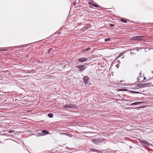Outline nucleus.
Instances as JSON below:
<instances>
[{
	"instance_id": "obj_1",
	"label": "nucleus",
	"mask_w": 153,
	"mask_h": 153,
	"mask_svg": "<svg viewBox=\"0 0 153 153\" xmlns=\"http://www.w3.org/2000/svg\"><path fill=\"white\" fill-rule=\"evenodd\" d=\"M104 139L103 138L93 139L92 140V142L95 144L98 145L104 142Z\"/></svg>"
},
{
	"instance_id": "obj_2",
	"label": "nucleus",
	"mask_w": 153,
	"mask_h": 153,
	"mask_svg": "<svg viewBox=\"0 0 153 153\" xmlns=\"http://www.w3.org/2000/svg\"><path fill=\"white\" fill-rule=\"evenodd\" d=\"M76 68H78V71L80 72H82L86 68L85 66V65H79L76 66Z\"/></svg>"
},
{
	"instance_id": "obj_3",
	"label": "nucleus",
	"mask_w": 153,
	"mask_h": 153,
	"mask_svg": "<svg viewBox=\"0 0 153 153\" xmlns=\"http://www.w3.org/2000/svg\"><path fill=\"white\" fill-rule=\"evenodd\" d=\"M151 83H146L143 84H138L137 85V86L139 88H143L147 87L148 85H151Z\"/></svg>"
},
{
	"instance_id": "obj_4",
	"label": "nucleus",
	"mask_w": 153,
	"mask_h": 153,
	"mask_svg": "<svg viewBox=\"0 0 153 153\" xmlns=\"http://www.w3.org/2000/svg\"><path fill=\"white\" fill-rule=\"evenodd\" d=\"M131 39L133 40H135L140 41L141 40H144V39H142L139 38V36H135L132 37L131 38Z\"/></svg>"
},
{
	"instance_id": "obj_5",
	"label": "nucleus",
	"mask_w": 153,
	"mask_h": 153,
	"mask_svg": "<svg viewBox=\"0 0 153 153\" xmlns=\"http://www.w3.org/2000/svg\"><path fill=\"white\" fill-rule=\"evenodd\" d=\"M140 141L141 144L143 146H148L149 145L148 142L146 140H140Z\"/></svg>"
},
{
	"instance_id": "obj_6",
	"label": "nucleus",
	"mask_w": 153,
	"mask_h": 153,
	"mask_svg": "<svg viewBox=\"0 0 153 153\" xmlns=\"http://www.w3.org/2000/svg\"><path fill=\"white\" fill-rule=\"evenodd\" d=\"M102 153H115V152L111 149H108L102 151Z\"/></svg>"
},
{
	"instance_id": "obj_7",
	"label": "nucleus",
	"mask_w": 153,
	"mask_h": 153,
	"mask_svg": "<svg viewBox=\"0 0 153 153\" xmlns=\"http://www.w3.org/2000/svg\"><path fill=\"white\" fill-rule=\"evenodd\" d=\"M89 79V78L87 76H85L83 78V81L84 82L85 84H86L87 83L88 80Z\"/></svg>"
},
{
	"instance_id": "obj_8",
	"label": "nucleus",
	"mask_w": 153,
	"mask_h": 153,
	"mask_svg": "<svg viewBox=\"0 0 153 153\" xmlns=\"http://www.w3.org/2000/svg\"><path fill=\"white\" fill-rule=\"evenodd\" d=\"M144 102H137L130 104L131 105H137L142 104Z\"/></svg>"
},
{
	"instance_id": "obj_9",
	"label": "nucleus",
	"mask_w": 153,
	"mask_h": 153,
	"mask_svg": "<svg viewBox=\"0 0 153 153\" xmlns=\"http://www.w3.org/2000/svg\"><path fill=\"white\" fill-rule=\"evenodd\" d=\"M88 59L86 58H85L84 57H83L81 58H79L78 59V61L80 62H83L84 61H87Z\"/></svg>"
},
{
	"instance_id": "obj_10",
	"label": "nucleus",
	"mask_w": 153,
	"mask_h": 153,
	"mask_svg": "<svg viewBox=\"0 0 153 153\" xmlns=\"http://www.w3.org/2000/svg\"><path fill=\"white\" fill-rule=\"evenodd\" d=\"M90 25H86V26L84 27L82 29L83 30H85L86 29H88L90 27Z\"/></svg>"
},
{
	"instance_id": "obj_11",
	"label": "nucleus",
	"mask_w": 153,
	"mask_h": 153,
	"mask_svg": "<svg viewBox=\"0 0 153 153\" xmlns=\"http://www.w3.org/2000/svg\"><path fill=\"white\" fill-rule=\"evenodd\" d=\"M129 92H130L133 93V94H140L141 93L138 91H133L129 90Z\"/></svg>"
},
{
	"instance_id": "obj_12",
	"label": "nucleus",
	"mask_w": 153,
	"mask_h": 153,
	"mask_svg": "<svg viewBox=\"0 0 153 153\" xmlns=\"http://www.w3.org/2000/svg\"><path fill=\"white\" fill-rule=\"evenodd\" d=\"M90 4L91 6H93L97 8H100L101 7H100L99 6H98V5L97 4H94L92 2H90Z\"/></svg>"
},
{
	"instance_id": "obj_13",
	"label": "nucleus",
	"mask_w": 153,
	"mask_h": 153,
	"mask_svg": "<svg viewBox=\"0 0 153 153\" xmlns=\"http://www.w3.org/2000/svg\"><path fill=\"white\" fill-rule=\"evenodd\" d=\"M121 21L122 22H123L124 23H126L127 21H128V19H125L124 18H122L121 19H120Z\"/></svg>"
},
{
	"instance_id": "obj_14",
	"label": "nucleus",
	"mask_w": 153,
	"mask_h": 153,
	"mask_svg": "<svg viewBox=\"0 0 153 153\" xmlns=\"http://www.w3.org/2000/svg\"><path fill=\"white\" fill-rule=\"evenodd\" d=\"M42 132L45 135L49 134V132L45 130H43L42 131Z\"/></svg>"
},
{
	"instance_id": "obj_15",
	"label": "nucleus",
	"mask_w": 153,
	"mask_h": 153,
	"mask_svg": "<svg viewBox=\"0 0 153 153\" xmlns=\"http://www.w3.org/2000/svg\"><path fill=\"white\" fill-rule=\"evenodd\" d=\"M91 48H86L83 49L82 50V52L84 53L85 52L87 51H88L90 50L91 49Z\"/></svg>"
},
{
	"instance_id": "obj_16",
	"label": "nucleus",
	"mask_w": 153,
	"mask_h": 153,
	"mask_svg": "<svg viewBox=\"0 0 153 153\" xmlns=\"http://www.w3.org/2000/svg\"><path fill=\"white\" fill-rule=\"evenodd\" d=\"M91 151L94 152H96L97 153H100V151L94 148L92 149Z\"/></svg>"
},
{
	"instance_id": "obj_17",
	"label": "nucleus",
	"mask_w": 153,
	"mask_h": 153,
	"mask_svg": "<svg viewBox=\"0 0 153 153\" xmlns=\"http://www.w3.org/2000/svg\"><path fill=\"white\" fill-rule=\"evenodd\" d=\"M64 108H71V104L70 105H66L64 106Z\"/></svg>"
},
{
	"instance_id": "obj_18",
	"label": "nucleus",
	"mask_w": 153,
	"mask_h": 153,
	"mask_svg": "<svg viewBox=\"0 0 153 153\" xmlns=\"http://www.w3.org/2000/svg\"><path fill=\"white\" fill-rule=\"evenodd\" d=\"M48 116L49 118H51L53 117V114L51 113H49L48 114Z\"/></svg>"
},
{
	"instance_id": "obj_19",
	"label": "nucleus",
	"mask_w": 153,
	"mask_h": 153,
	"mask_svg": "<svg viewBox=\"0 0 153 153\" xmlns=\"http://www.w3.org/2000/svg\"><path fill=\"white\" fill-rule=\"evenodd\" d=\"M71 108H76L77 107L76 105L75 104H71Z\"/></svg>"
},
{
	"instance_id": "obj_20",
	"label": "nucleus",
	"mask_w": 153,
	"mask_h": 153,
	"mask_svg": "<svg viewBox=\"0 0 153 153\" xmlns=\"http://www.w3.org/2000/svg\"><path fill=\"white\" fill-rule=\"evenodd\" d=\"M105 42H108L111 40V39L110 38H107L105 39Z\"/></svg>"
},
{
	"instance_id": "obj_21",
	"label": "nucleus",
	"mask_w": 153,
	"mask_h": 153,
	"mask_svg": "<svg viewBox=\"0 0 153 153\" xmlns=\"http://www.w3.org/2000/svg\"><path fill=\"white\" fill-rule=\"evenodd\" d=\"M44 135H45V134H44L42 133H39V134H38V136H39V137L41 136H43Z\"/></svg>"
},
{
	"instance_id": "obj_22",
	"label": "nucleus",
	"mask_w": 153,
	"mask_h": 153,
	"mask_svg": "<svg viewBox=\"0 0 153 153\" xmlns=\"http://www.w3.org/2000/svg\"><path fill=\"white\" fill-rule=\"evenodd\" d=\"M124 53H125V52H123L122 53H120L119 55V56H118L119 57H121V56H122L124 54Z\"/></svg>"
},
{
	"instance_id": "obj_23",
	"label": "nucleus",
	"mask_w": 153,
	"mask_h": 153,
	"mask_svg": "<svg viewBox=\"0 0 153 153\" xmlns=\"http://www.w3.org/2000/svg\"><path fill=\"white\" fill-rule=\"evenodd\" d=\"M4 48H1L2 49L1 50H0V51H7V49H4Z\"/></svg>"
},
{
	"instance_id": "obj_24",
	"label": "nucleus",
	"mask_w": 153,
	"mask_h": 153,
	"mask_svg": "<svg viewBox=\"0 0 153 153\" xmlns=\"http://www.w3.org/2000/svg\"><path fill=\"white\" fill-rule=\"evenodd\" d=\"M139 38L140 39L143 38H145L146 37L144 36H139Z\"/></svg>"
},
{
	"instance_id": "obj_25",
	"label": "nucleus",
	"mask_w": 153,
	"mask_h": 153,
	"mask_svg": "<svg viewBox=\"0 0 153 153\" xmlns=\"http://www.w3.org/2000/svg\"><path fill=\"white\" fill-rule=\"evenodd\" d=\"M114 25L113 24H110V26L111 28L112 29H113V27H114Z\"/></svg>"
},
{
	"instance_id": "obj_26",
	"label": "nucleus",
	"mask_w": 153,
	"mask_h": 153,
	"mask_svg": "<svg viewBox=\"0 0 153 153\" xmlns=\"http://www.w3.org/2000/svg\"><path fill=\"white\" fill-rule=\"evenodd\" d=\"M14 131L12 130H10L8 131V133H11L13 132Z\"/></svg>"
},
{
	"instance_id": "obj_27",
	"label": "nucleus",
	"mask_w": 153,
	"mask_h": 153,
	"mask_svg": "<svg viewBox=\"0 0 153 153\" xmlns=\"http://www.w3.org/2000/svg\"><path fill=\"white\" fill-rule=\"evenodd\" d=\"M73 3H74V6H76V5H77V4L76 3H75V2H74Z\"/></svg>"
},
{
	"instance_id": "obj_28",
	"label": "nucleus",
	"mask_w": 153,
	"mask_h": 153,
	"mask_svg": "<svg viewBox=\"0 0 153 153\" xmlns=\"http://www.w3.org/2000/svg\"><path fill=\"white\" fill-rule=\"evenodd\" d=\"M73 3H74V6H76V5H77V4L76 3H75V2H74Z\"/></svg>"
},
{
	"instance_id": "obj_29",
	"label": "nucleus",
	"mask_w": 153,
	"mask_h": 153,
	"mask_svg": "<svg viewBox=\"0 0 153 153\" xmlns=\"http://www.w3.org/2000/svg\"><path fill=\"white\" fill-rule=\"evenodd\" d=\"M32 71L33 72H34V71H35V70H32Z\"/></svg>"
},
{
	"instance_id": "obj_30",
	"label": "nucleus",
	"mask_w": 153,
	"mask_h": 153,
	"mask_svg": "<svg viewBox=\"0 0 153 153\" xmlns=\"http://www.w3.org/2000/svg\"><path fill=\"white\" fill-rule=\"evenodd\" d=\"M60 33V32H59L58 33H57V34L58 35V34H59Z\"/></svg>"
},
{
	"instance_id": "obj_31",
	"label": "nucleus",
	"mask_w": 153,
	"mask_h": 153,
	"mask_svg": "<svg viewBox=\"0 0 153 153\" xmlns=\"http://www.w3.org/2000/svg\"><path fill=\"white\" fill-rule=\"evenodd\" d=\"M52 50V48H50L49 49V51H50L51 50Z\"/></svg>"
},
{
	"instance_id": "obj_32",
	"label": "nucleus",
	"mask_w": 153,
	"mask_h": 153,
	"mask_svg": "<svg viewBox=\"0 0 153 153\" xmlns=\"http://www.w3.org/2000/svg\"><path fill=\"white\" fill-rule=\"evenodd\" d=\"M1 76H0V80H1Z\"/></svg>"
},
{
	"instance_id": "obj_33",
	"label": "nucleus",
	"mask_w": 153,
	"mask_h": 153,
	"mask_svg": "<svg viewBox=\"0 0 153 153\" xmlns=\"http://www.w3.org/2000/svg\"><path fill=\"white\" fill-rule=\"evenodd\" d=\"M50 51H49V50L48 51V53H49Z\"/></svg>"
},
{
	"instance_id": "obj_34",
	"label": "nucleus",
	"mask_w": 153,
	"mask_h": 153,
	"mask_svg": "<svg viewBox=\"0 0 153 153\" xmlns=\"http://www.w3.org/2000/svg\"><path fill=\"white\" fill-rule=\"evenodd\" d=\"M145 79H146V77H145L144 78V80Z\"/></svg>"
},
{
	"instance_id": "obj_35",
	"label": "nucleus",
	"mask_w": 153,
	"mask_h": 153,
	"mask_svg": "<svg viewBox=\"0 0 153 153\" xmlns=\"http://www.w3.org/2000/svg\"><path fill=\"white\" fill-rule=\"evenodd\" d=\"M124 56H123V57H122L121 58L122 59V58H124Z\"/></svg>"
},
{
	"instance_id": "obj_36",
	"label": "nucleus",
	"mask_w": 153,
	"mask_h": 153,
	"mask_svg": "<svg viewBox=\"0 0 153 153\" xmlns=\"http://www.w3.org/2000/svg\"><path fill=\"white\" fill-rule=\"evenodd\" d=\"M26 46H26V45H25V46L24 47H26Z\"/></svg>"
},
{
	"instance_id": "obj_37",
	"label": "nucleus",
	"mask_w": 153,
	"mask_h": 153,
	"mask_svg": "<svg viewBox=\"0 0 153 153\" xmlns=\"http://www.w3.org/2000/svg\"><path fill=\"white\" fill-rule=\"evenodd\" d=\"M151 72H152V74H153V71H152Z\"/></svg>"
},
{
	"instance_id": "obj_38",
	"label": "nucleus",
	"mask_w": 153,
	"mask_h": 153,
	"mask_svg": "<svg viewBox=\"0 0 153 153\" xmlns=\"http://www.w3.org/2000/svg\"><path fill=\"white\" fill-rule=\"evenodd\" d=\"M68 135H70V134H68Z\"/></svg>"
},
{
	"instance_id": "obj_39",
	"label": "nucleus",
	"mask_w": 153,
	"mask_h": 153,
	"mask_svg": "<svg viewBox=\"0 0 153 153\" xmlns=\"http://www.w3.org/2000/svg\"><path fill=\"white\" fill-rule=\"evenodd\" d=\"M15 100H17V99H15ZM17 100H18V99H17Z\"/></svg>"
}]
</instances>
